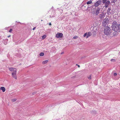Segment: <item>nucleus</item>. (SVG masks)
Returning <instances> with one entry per match:
<instances>
[{"mask_svg":"<svg viewBox=\"0 0 120 120\" xmlns=\"http://www.w3.org/2000/svg\"><path fill=\"white\" fill-rule=\"evenodd\" d=\"M107 0H103V3H105L106 2Z\"/></svg>","mask_w":120,"mask_h":120,"instance_id":"nucleus-21","label":"nucleus"},{"mask_svg":"<svg viewBox=\"0 0 120 120\" xmlns=\"http://www.w3.org/2000/svg\"><path fill=\"white\" fill-rule=\"evenodd\" d=\"M16 73V72H12L11 73L13 77L15 79H17Z\"/></svg>","mask_w":120,"mask_h":120,"instance_id":"nucleus-7","label":"nucleus"},{"mask_svg":"<svg viewBox=\"0 0 120 120\" xmlns=\"http://www.w3.org/2000/svg\"><path fill=\"white\" fill-rule=\"evenodd\" d=\"M16 99H13L12 100V101L13 102H14L16 101Z\"/></svg>","mask_w":120,"mask_h":120,"instance_id":"nucleus-22","label":"nucleus"},{"mask_svg":"<svg viewBox=\"0 0 120 120\" xmlns=\"http://www.w3.org/2000/svg\"><path fill=\"white\" fill-rule=\"evenodd\" d=\"M76 75H75L74 76H72L71 77V79H74L76 77Z\"/></svg>","mask_w":120,"mask_h":120,"instance_id":"nucleus-17","label":"nucleus"},{"mask_svg":"<svg viewBox=\"0 0 120 120\" xmlns=\"http://www.w3.org/2000/svg\"><path fill=\"white\" fill-rule=\"evenodd\" d=\"M88 78L89 79H91V75H90L89 77H88Z\"/></svg>","mask_w":120,"mask_h":120,"instance_id":"nucleus-25","label":"nucleus"},{"mask_svg":"<svg viewBox=\"0 0 120 120\" xmlns=\"http://www.w3.org/2000/svg\"><path fill=\"white\" fill-rule=\"evenodd\" d=\"M92 2L91 0H90L89 1L87 2H86V4H91V3Z\"/></svg>","mask_w":120,"mask_h":120,"instance_id":"nucleus-13","label":"nucleus"},{"mask_svg":"<svg viewBox=\"0 0 120 120\" xmlns=\"http://www.w3.org/2000/svg\"><path fill=\"white\" fill-rule=\"evenodd\" d=\"M100 11V8H98L95 12V14L96 15H98Z\"/></svg>","mask_w":120,"mask_h":120,"instance_id":"nucleus-8","label":"nucleus"},{"mask_svg":"<svg viewBox=\"0 0 120 120\" xmlns=\"http://www.w3.org/2000/svg\"><path fill=\"white\" fill-rule=\"evenodd\" d=\"M35 28H36V27H34V28H33V30H34L35 29Z\"/></svg>","mask_w":120,"mask_h":120,"instance_id":"nucleus-29","label":"nucleus"},{"mask_svg":"<svg viewBox=\"0 0 120 120\" xmlns=\"http://www.w3.org/2000/svg\"><path fill=\"white\" fill-rule=\"evenodd\" d=\"M10 36H10V35H9V36H8V37L9 38V37H10Z\"/></svg>","mask_w":120,"mask_h":120,"instance_id":"nucleus-33","label":"nucleus"},{"mask_svg":"<svg viewBox=\"0 0 120 120\" xmlns=\"http://www.w3.org/2000/svg\"><path fill=\"white\" fill-rule=\"evenodd\" d=\"M49 25L51 26V23H49Z\"/></svg>","mask_w":120,"mask_h":120,"instance_id":"nucleus-31","label":"nucleus"},{"mask_svg":"<svg viewBox=\"0 0 120 120\" xmlns=\"http://www.w3.org/2000/svg\"><path fill=\"white\" fill-rule=\"evenodd\" d=\"M63 36V34L62 33H58L56 35V37L58 38H61Z\"/></svg>","mask_w":120,"mask_h":120,"instance_id":"nucleus-4","label":"nucleus"},{"mask_svg":"<svg viewBox=\"0 0 120 120\" xmlns=\"http://www.w3.org/2000/svg\"><path fill=\"white\" fill-rule=\"evenodd\" d=\"M1 90H2L3 92H4L6 90L5 88L4 87H1Z\"/></svg>","mask_w":120,"mask_h":120,"instance_id":"nucleus-11","label":"nucleus"},{"mask_svg":"<svg viewBox=\"0 0 120 120\" xmlns=\"http://www.w3.org/2000/svg\"><path fill=\"white\" fill-rule=\"evenodd\" d=\"M87 33V36L86 37V38H88L91 35V33L90 32H89Z\"/></svg>","mask_w":120,"mask_h":120,"instance_id":"nucleus-10","label":"nucleus"},{"mask_svg":"<svg viewBox=\"0 0 120 120\" xmlns=\"http://www.w3.org/2000/svg\"><path fill=\"white\" fill-rule=\"evenodd\" d=\"M101 1L100 0H98L94 4V6L95 7H97L99 6L101 3Z\"/></svg>","mask_w":120,"mask_h":120,"instance_id":"nucleus-5","label":"nucleus"},{"mask_svg":"<svg viewBox=\"0 0 120 120\" xmlns=\"http://www.w3.org/2000/svg\"><path fill=\"white\" fill-rule=\"evenodd\" d=\"M78 37L76 36H74L73 37V38L74 39H76V38H78Z\"/></svg>","mask_w":120,"mask_h":120,"instance_id":"nucleus-24","label":"nucleus"},{"mask_svg":"<svg viewBox=\"0 0 120 120\" xmlns=\"http://www.w3.org/2000/svg\"><path fill=\"white\" fill-rule=\"evenodd\" d=\"M64 53L63 52H62L61 53V54H62Z\"/></svg>","mask_w":120,"mask_h":120,"instance_id":"nucleus-35","label":"nucleus"},{"mask_svg":"<svg viewBox=\"0 0 120 120\" xmlns=\"http://www.w3.org/2000/svg\"><path fill=\"white\" fill-rule=\"evenodd\" d=\"M12 31V29H11L9 30V32H11Z\"/></svg>","mask_w":120,"mask_h":120,"instance_id":"nucleus-26","label":"nucleus"},{"mask_svg":"<svg viewBox=\"0 0 120 120\" xmlns=\"http://www.w3.org/2000/svg\"><path fill=\"white\" fill-rule=\"evenodd\" d=\"M117 75V74L116 73H115L114 74V76H116V75Z\"/></svg>","mask_w":120,"mask_h":120,"instance_id":"nucleus-28","label":"nucleus"},{"mask_svg":"<svg viewBox=\"0 0 120 120\" xmlns=\"http://www.w3.org/2000/svg\"><path fill=\"white\" fill-rule=\"evenodd\" d=\"M44 55V54L43 53H41L40 54V55L41 56H43Z\"/></svg>","mask_w":120,"mask_h":120,"instance_id":"nucleus-15","label":"nucleus"},{"mask_svg":"<svg viewBox=\"0 0 120 120\" xmlns=\"http://www.w3.org/2000/svg\"><path fill=\"white\" fill-rule=\"evenodd\" d=\"M109 21V20L108 18H105L103 20L102 22V24L104 26H105L107 23Z\"/></svg>","mask_w":120,"mask_h":120,"instance_id":"nucleus-3","label":"nucleus"},{"mask_svg":"<svg viewBox=\"0 0 120 120\" xmlns=\"http://www.w3.org/2000/svg\"><path fill=\"white\" fill-rule=\"evenodd\" d=\"M118 25L116 22L114 21L112 24V30L115 32H117L118 31Z\"/></svg>","mask_w":120,"mask_h":120,"instance_id":"nucleus-1","label":"nucleus"},{"mask_svg":"<svg viewBox=\"0 0 120 120\" xmlns=\"http://www.w3.org/2000/svg\"><path fill=\"white\" fill-rule=\"evenodd\" d=\"M118 32H120V23L118 25Z\"/></svg>","mask_w":120,"mask_h":120,"instance_id":"nucleus-16","label":"nucleus"},{"mask_svg":"<svg viewBox=\"0 0 120 120\" xmlns=\"http://www.w3.org/2000/svg\"><path fill=\"white\" fill-rule=\"evenodd\" d=\"M9 69L10 71L12 72H16V69L13 68H9Z\"/></svg>","mask_w":120,"mask_h":120,"instance_id":"nucleus-6","label":"nucleus"},{"mask_svg":"<svg viewBox=\"0 0 120 120\" xmlns=\"http://www.w3.org/2000/svg\"><path fill=\"white\" fill-rule=\"evenodd\" d=\"M110 1H106L105 3V4L109 5L110 4Z\"/></svg>","mask_w":120,"mask_h":120,"instance_id":"nucleus-14","label":"nucleus"},{"mask_svg":"<svg viewBox=\"0 0 120 120\" xmlns=\"http://www.w3.org/2000/svg\"><path fill=\"white\" fill-rule=\"evenodd\" d=\"M111 10V9L110 8H109L108 9L107 13V15H109L110 14L111 12L110 11Z\"/></svg>","mask_w":120,"mask_h":120,"instance_id":"nucleus-9","label":"nucleus"},{"mask_svg":"<svg viewBox=\"0 0 120 120\" xmlns=\"http://www.w3.org/2000/svg\"><path fill=\"white\" fill-rule=\"evenodd\" d=\"M46 37V36L45 35H43L42 37V38L43 39H44Z\"/></svg>","mask_w":120,"mask_h":120,"instance_id":"nucleus-19","label":"nucleus"},{"mask_svg":"<svg viewBox=\"0 0 120 120\" xmlns=\"http://www.w3.org/2000/svg\"><path fill=\"white\" fill-rule=\"evenodd\" d=\"M87 36V33H86L84 35H83V37H86V36Z\"/></svg>","mask_w":120,"mask_h":120,"instance_id":"nucleus-23","label":"nucleus"},{"mask_svg":"<svg viewBox=\"0 0 120 120\" xmlns=\"http://www.w3.org/2000/svg\"><path fill=\"white\" fill-rule=\"evenodd\" d=\"M104 32L105 34L107 35H109L111 33L110 27L108 26H106L105 28Z\"/></svg>","mask_w":120,"mask_h":120,"instance_id":"nucleus-2","label":"nucleus"},{"mask_svg":"<svg viewBox=\"0 0 120 120\" xmlns=\"http://www.w3.org/2000/svg\"><path fill=\"white\" fill-rule=\"evenodd\" d=\"M48 62V60H46L42 62V63L43 64H45L47 63Z\"/></svg>","mask_w":120,"mask_h":120,"instance_id":"nucleus-12","label":"nucleus"},{"mask_svg":"<svg viewBox=\"0 0 120 120\" xmlns=\"http://www.w3.org/2000/svg\"><path fill=\"white\" fill-rule=\"evenodd\" d=\"M83 7L86 8V6H85L84 5H83Z\"/></svg>","mask_w":120,"mask_h":120,"instance_id":"nucleus-30","label":"nucleus"},{"mask_svg":"<svg viewBox=\"0 0 120 120\" xmlns=\"http://www.w3.org/2000/svg\"><path fill=\"white\" fill-rule=\"evenodd\" d=\"M105 7H107L108 6V5L105 4Z\"/></svg>","mask_w":120,"mask_h":120,"instance_id":"nucleus-27","label":"nucleus"},{"mask_svg":"<svg viewBox=\"0 0 120 120\" xmlns=\"http://www.w3.org/2000/svg\"><path fill=\"white\" fill-rule=\"evenodd\" d=\"M87 9V8H86V9H84V10H85L86 9Z\"/></svg>","mask_w":120,"mask_h":120,"instance_id":"nucleus-34","label":"nucleus"},{"mask_svg":"<svg viewBox=\"0 0 120 120\" xmlns=\"http://www.w3.org/2000/svg\"><path fill=\"white\" fill-rule=\"evenodd\" d=\"M76 65H77L78 66V67L79 68L80 67V66L79 65H78L77 64Z\"/></svg>","mask_w":120,"mask_h":120,"instance_id":"nucleus-32","label":"nucleus"},{"mask_svg":"<svg viewBox=\"0 0 120 120\" xmlns=\"http://www.w3.org/2000/svg\"><path fill=\"white\" fill-rule=\"evenodd\" d=\"M111 61H113V62H115L116 61V60L115 59H111Z\"/></svg>","mask_w":120,"mask_h":120,"instance_id":"nucleus-20","label":"nucleus"},{"mask_svg":"<svg viewBox=\"0 0 120 120\" xmlns=\"http://www.w3.org/2000/svg\"><path fill=\"white\" fill-rule=\"evenodd\" d=\"M103 16V14H101L100 15V17L102 19Z\"/></svg>","mask_w":120,"mask_h":120,"instance_id":"nucleus-18","label":"nucleus"}]
</instances>
